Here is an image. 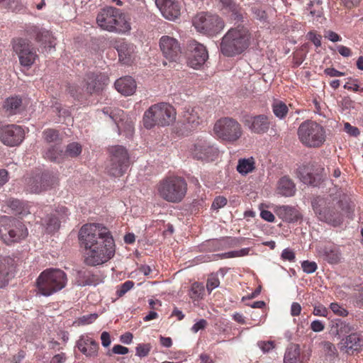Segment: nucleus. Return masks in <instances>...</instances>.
I'll return each instance as SVG.
<instances>
[{
  "mask_svg": "<svg viewBox=\"0 0 363 363\" xmlns=\"http://www.w3.org/2000/svg\"><path fill=\"white\" fill-rule=\"evenodd\" d=\"M363 347V335L358 333H352L342 339L340 349L345 350L347 353L359 352Z\"/></svg>",
  "mask_w": 363,
  "mask_h": 363,
  "instance_id": "23",
  "label": "nucleus"
},
{
  "mask_svg": "<svg viewBox=\"0 0 363 363\" xmlns=\"http://www.w3.org/2000/svg\"><path fill=\"white\" fill-rule=\"evenodd\" d=\"M13 48L18 57L20 64L23 67H31L38 57L32 45L23 39H18L13 44Z\"/></svg>",
  "mask_w": 363,
  "mask_h": 363,
  "instance_id": "12",
  "label": "nucleus"
},
{
  "mask_svg": "<svg viewBox=\"0 0 363 363\" xmlns=\"http://www.w3.org/2000/svg\"><path fill=\"white\" fill-rule=\"evenodd\" d=\"M98 317V315L96 313H91L86 315H83L80 320L79 322L81 324L86 325L90 324L93 323Z\"/></svg>",
  "mask_w": 363,
  "mask_h": 363,
  "instance_id": "55",
  "label": "nucleus"
},
{
  "mask_svg": "<svg viewBox=\"0 0 363 363\" xmlns=\"http://www.w3.org/2000/svg\"><path fill=\"white\" fill-rule=\"evenodd\" d=\"M213 130L218 138L230 142L238 140L242 134L241 125L236 120L228 117L217 121Z\"/></svg>",
  "mask_w": 363,
  "mask_h": 363,
  "instance_id": "9",
  "label": "nucleus"
},
{
  "mask_svg": "<svg viewBox=\"0 0 363 363\" xmlns=\"http://www.w3.org/2000/svg\"><path fill=\"white\" fill-rule=\"evenodd\" d=\"M155 4L167 20L174 21L180 15L179 4L174 0H155Z\"/></svg>",
  "mask_w": 363,
  "mask_h": 363,
  "instance_id": "20",
  "label": "nucleus"
},
{
  "mask_svg": "<svg viewBox=\"0 0 363 363\" xmlns=\"http://www.w3.org/2000/svg\"><path fill=\"white\" fill-rule=\"evenodd\" d=\"M281 257L284 260L294 262L296 256L293 250L290 248H286L282 251Z\"/></svg>",
  "mask_w": 363,
  "mask_h": 363,
  "instance_id": "52",
  "label": "nucleus"
},
{
  "mask_svg": "<svg viewBox=\"0 0 363 363\" xmlns=\"http://www.w3.org/2000/svg\"><path fill=\"white\" fill-rule=\"evenodd\" d=\"M276 213L282 220L289 223L297 221L301 218V215L296 208L289 206H277Z\"/></svg>",
  "mask_w": 363,
  "mask_h": 363,
  "instance_id": "28",
  "label": "nucleus"
},
{
  "mask_svg": "<svg viewBox=\"0 0 363 363\" xmlns=\"http://www.w3.org/2000/svg\"><path fill=\"white\" fill-rule=\"evenodd\" d=\"M250 250V249L249 247H246L239 250H233L223 253L221 255H217L216 256H219L221 258H233L237 257H243L249 254Z\"/></svg>",
  "mask_w": 363,
  "mask_h": 363,
  "instance_id": "41",
  "label": "nucleus"
},
{
  "mask_svg": "<svg viewBox=\"0 0 363 363\" xmlns=\"http://www.w3.org/2000/svg\"><path fill=\"white\" fill-rule=\"evenodd\" d=\"M110 153L111 156L106 167L107 172L115 177H121L129 166L128 152L123 147L116 145L111 147Z\"/></svg>",
  "mask_w": 363,
  "mask_h": 363,
  "instance_id": "10",
  "label": "nucleus"
},
{
  "mask_svg": "<svg viewBox=\"0 0 363 363\" xmlns=\"http://www.w3.org/2000/svg\"><path fill=\"white\" fill-rule=\"evenodd\" d=\"M118 9L108 6L101 10L96 17V23L103 30L113 32L115 28L116 16Z\"/></svg>",
  "mask_w": 363,
  "mask_h": 363,
  "instance_id": "19",
  "label": "nucleus"
},
{
  "mask_svg": "<svg viewBox=\"0 0 363 363\" xmlns=\"http://www.w3.org/2000/svg\"><path fill=\"white\" fill-rule=\"evenodd\" d=\"M190 53L188 57V64L194 69L200 68L208 58L206 47L194 41L189 45Z\"/></svg>",
  "mask_w": 363,
  "mask_h": 363,
  "instance_id": "17",
  "label": "nucleus"
},
{
  "mask_svg": "<svg viewBox=\"0 0 363 363\" xmlns=\"http://www.w3.org/2000/svg\"><path fill=\"white\" fill-rule=\"evenodd\" d=\"M203 287L196 282L191 287L189 296L192 299L197 300L201 297Z\"/></svg>",
  "mask_w": 363,
  "mask_h": 363,
  "instance_id": "44",
  "label": "nucleus"
},
{
  "mask_svg": "<svg viewBox=\"0 0 363 363\" xmlns=\"http://www.w3.org/2000/svg\"><path fill=\"white\" fill-rule=\"evenodd\" d=\"M237 171L242 175H246L255 169V162L253 157L240 159L237 165Z\"/></svg>",
  "mask_w": 363,
  "mask_h": 363,
  "instance_id": "35",
  "label": "nucleus"
},
{
  "mask_svg": "<svg viewBox=\"0 0 363 363\" xmlns=\"http://www.w3.org/2000/svg\"><path fill=\"white\" fill-rule=\"evenodd\" d=\"M79 274L80 278L84 279L78 281L80 286L96 285L99 284L98 278L91 274L90 272H79Z\"/></svg>",
  "mask_w": 363,
  "mask_h": 363,
  "instance_id": "38",
  "label": "nucleus"
},
{
  "mask_svg": "<svg viewBox=\"0 0 363 363\" xmlns=\"http://www.w3.org/2000/svg\"><path fill=\"white\" fill-rule=\"evenodd\" d=\"M6 204L7 206L16 214L24 216L30 213L28 204L18 199H9L6 201Z\"/></svg>",
  "mask_w": 363,
  "mask_h": 363,
  "instance_id": "34",
  "label": "nucleus"
},
{
  "mask_svg": "<svg viewBox=\"0 0 363 363\" xmlns=\"http://www.w3.org/2000/svg\"><path fill=\"white\" fill-rule=\"evenodd\" d=\"M243 123L252 133L258 135L267 133L271 125L269 117L265 114L246 116Z\"/></svg>",
  "mask_w": 363,
  "mask_h": 363,
  "instance_id": "15",
  "label": "nucleus"
},
{
  "mask_svg": "<svg viewBox=\"0 0 363 363\" xmlns=\"http://www.w3.org/2000/svg\"><path fill=\"white\" fill-rule=\"evenodd\" d=\"M35 283L38 294L50 296L66 286L67 277L60 269H47L40 274Z\"/></svg>",
  "mask_w": 363,
  "mask_h": 363,
  "instance_id": "3",
  "label": "nucleus"
},
{
  "mask_svg": "<svg viewBox=\"0 0 363 363\" xmlns=\"http://www.w3.org/2000/svg\"><path fill=\"white\" fill-rule=\"evenodd\" d=\"M43 137L46 142L52 143L58 139L59 134L56 130L47 129L43 131Z\"/></svg>",
  "mask_w": 363,
  "mask_h": 363,
  "instance_id": "46",
  "label": "nucleus"
},
{
  "mask_svg": "<svg viewBox=\"0 0 363 363\" xmlns=\"http://www.w3.org/2000/svg\"><path fill=\"white\" fill-rule=\"evenodd\" d=\"M116 89L124 96L133 95L136 90V82L131 77H121L115 82Z\"/></svg>",
  "mask_w": 363,
  "mask_h": 363,
  "instance_id": "26",
  "label": "nucleus"
},
{
  "mask_svg": "<svg viewBox=\"0 0 363 363\" xmlns=\"http://www.w3.org/2000/svg\"><path fill=\"white\" fill-rule=\"evenodd\" d=\"M257 345L264 353H267L270 352L275 347L274 342L271 340L259 341L257 342Z\"/></svg>",
  "mask_w": 363,
  "mask_h": 363,
  "instance_id": "48",
  "label": "nucleus"
},
{
  "mask_svg": "<svg viewBox=\"0 0 363 363\" xmlns=\"http://www.w3.org/2000/svg\"><path fill=\"white\" fill-rule=\"evenodd\" d=\"M191 156L203 162H212L216 160L219 155L217 147L204 139H197L189 147Z\"/></svg>",
  "mask_w": 363,
  "mask_h": 363,
  "instance_id": "11",
  "label": "nucleus"
},
{
  "mask_svg": "<svg viewBox=\"0 0 363 363\" xmlns=\"http://www.w3.org/2000/svg\"><path fill=\"white\" fill-rule=\"evenodd\" d=\"M82 152V145L78 143L73 142L67 146L64 155L74 157H77Z\"/></svg>",
  "mask_w": 363,
  "mask_h": 363,
  "instance_id": "40",
  "label": "nucleus"
},
{
  "mask_svg": "<svg viewBox=\"0 0 363 363\" xmlns=\"http://www.w3.org/2000/svg\"><path fill=\"white\" fill-rule=\"evenodd\" d=\"M227 204V199L223 196H218L216 197L211 206V208L214 210H218L224 207Z\"/></svg>",
  "mask_w": 363,
  "mask_h": 363,
  "instance_id": "51",
  "label": "nucleus"
},
{
  "mask_svg": "<svg viewBox=\"0 0 363 363\" xmlns=\"http://www.w3.org/2000/svg\"><path fill=\"white\" fill-rule=\"evenodd\" d=\"M28 235V228L20 220L7 216L0 217V238L5 244L20 242Z\"/></svg>",
  "mask_w": 363,
  "mask_h": 363,
  "instance_id": "5",
  "label": "nucleus"
},
{
  "mask_svg": "<svg viewBox=\"0 0 363 363\" xmlns=\"http://www.w3.org/2000/svg\"><path fill=\"white\" fill-rule=\"evenodd\" d=\"M311 329L315 333H319L323 331L325 329L324 323L319 320H315L311 322Z\"/></svg>",
  "mask_w": 363,
  "mask_h": 363,
  "instance_id": "54",
  "label": "nucleus"
},
{
  "mask_svg": "<svg viewBox=\"0 0 363 363\" xmlns=\"http://www.w3.org/2000/svg\"><path fill=\"white\" fill-rule=\"evenodd\" d=\"M319 252L323 258L330 264H337L342 259L340 249L335 245L324 247Z\"/></svg>",
  "mask_w": 363,
  "mask_h": 363,
  "instance_id": "31",
  "label": "nucleus"
},
{
  "mask_svg": "<svg viewBox=\"0 0 363 363\" xmlns=\"http://www.w3.org/2000/svg\"><path fill=\"white\" fill-rule=\"evenodd\" d=\"M313 208L318 218L322 221L330 223L334 226L339 225L342 222V215L333 208H328L321 210L315 205H313Z\"/></svg>",
  "mask_w": 363,
  "mask_h": 363,
  "instance_id": "25",
  "label": "nucleus"
},
{
  "mask_svg": "<svg viewBox=\"0 0 363 363\" xmlns=\"http://www.w3.org/2000/svg\"><path fill=\"white\" fill-rule=\"evenodd\" d=\"M284 363H303L300 357V349L297 345L287 348L284 357Z\"/></svg>",
  "mask_w": 363,
  "mask_h": 363,
  "instance_id": "36",
  "label": "nucleus"
},
{
  "mask_svg": "<svg viewBox=\"0 0 363 363\" xmlns=\"http://www.w3.org/2000/svg\"><path fill=\"white\" fill-rule=\"evenodd\" d=\"M251 33L247 27L240 24L230 28L221 39L220 50L227 57L242 53L250 45Z\"/></svg>",
  "mask_w": 363,
  "mask_h": 363,
  "instance_id": "2",
  "label": "nucleus"
},
{
  "mask_svg": "<svg viewBox=\"0 0 363 363\" xmlns=\"http://www.w3.org/2000/svg\"><path fill=\"white\" fill-rule=\"evenodd\" d=\"M309 39L313 42V43L316 47H320L321 45V36L320 35H316L313 32L308 33Z\"/></svg>",
  "mask_w": 363,
  "mask_h": 363,
  "instance_id": "63",
  "label": "nucleus"
},
{
  "mask_svg": "<svg viewBox=\"0 0 363 363\" xmlns=\"http://www.w3.org/2000/svg\"><path fill=\"white\" fill-rule=\"evenodd\" d=\"M207 325V321L204 319H201L196 322L191 328L194 333H197L199 330L204 329Z\"/></svg>",
  "mask_w": 363,
  "mask_h": 363,
  "instance_id": "59",
  "label": "nucleus"
},
{
  "mask_svg": "<svg viewBox=\"0 0 363 363\" xmlns=\"http://www.w3.org/2000/svg\"><path fill=\"white\" fill-rule=\"evenodd\" d=\"M130 18L123 13L121 10L118 9L116 16L115 28L113 32L118 33H125L130 32L131 30Z\"/></svg>",
  "mask_w": 363,
  "mask_h": 363,
  "instance_id": "32",
  "label": "nucleus"
},
{
  "mask_svg": "<svg viewBox=\"0 0 363 363\" xmlns=\"http://www.w3.org/2000/svg\"><path fill=\"white\" fill-rule=\"evenodd\" d=\"M101 340L103 347H108V346H110L111 343L110 334L106 331H104L101 334Z\"/></svg>",
  "mask_w": 363,
  "mask_h": 363,
  "instance_id": "57",
  "label": "nucleus"
},
{
  "mask_svg": "<svg viewBox=\"0 0 363 363\" xmlns=\"http://www.w3.org/2000/svg\"><path fill=\"white\" fill-rule=\"evenodd\" d=\"M57 182L58 179L56 176L45 173L41 176L29 179L27 182V190L31 193L40 194L54 187Z\"/></svg>",
  "mask_w": 363,
  "mask_h": 363,
  "instance_id": "13",
  "label": "nucleus"
},
{
  "mask_svg": "<svg viewBox=\"0 0 363 363\" xmlns=\"http://www.w3.org/2000/svg\"><path fill=\"white\" fill-rule=\"evenodd\" d=\"M301 267L305 273L312 274L316 271L318 266L315 262L304 260L301 262Z\"/></svg>",
  "mask_w": 363,
  "mask_h": 363,
  "instance_id": "45",
  "label": "nucleus"
},
{
  "mask_svg": "<svg viewBox=\"0 0 363 363\" xmlns=\"http://www.w3.org/2000/svg\"><path fill=\"white\" fill-rule=\"evenodd\" d=\"M220 4L222 9L230 12L235 11V6L237 5L233 0H216Z\"/></svg>",
  "mask_w": 363,
  "mask_h": 363,
  "instance_id": "49",
  "label": "nucleus"
},
{
  "mask_svg": "<svg viewBox=\"0 0 363 363\" xmlns=\"http://www.w3.org/2000/svg\"><path fill=\"white\" fill-rule=\"evenodd\" d=\"M260 216L262 219L268 222H274L275 219L274 214L267 210L261 211Z\"/></svg>",
  "mask_w": 363,
  "mask_h": 363,
  "instance_id": "60",
  "label": "nucleus"
},
{
  "mask_svg": "<svg viewBox=\"0 0 363 363\" xmlns=\"http://www.w3.org/2000/svg\"><path fill=\"white\" fill-rule=\"evenodd\" d=\"M175 118L174 108L168 104L161 103L152 106L145 112L143 125L147 129H150L156 125H169Z\"/></svg>",
  "mask_w": 363,
  "mask_h": 363,
  "instance_id": "7",
  "label": "nucleus"
},
{
  "mask_svg": "<svg viewBox=\"0 0 363 363\" xmlns=\"http://www.w3.org/2000/svg\"><path fill=\"white\" fill-rule=\"evenodd\" d=\"M160 48L164 56L172 61H175L181 53V48L178 40L169 35L161 37Z\"/></svg>",
  "mask_w": 363,
  "mask_h": 363,
  "instance_id": "18",
  "label": "nucleus"
},
{
  "mask_svg": "<svg viewBox=\"0 0 363 363\" xmlns=\"http://www.w3.org/2000/svg\"><path fill=\"white\" fill-rule=\"evenodd\" d=\"M107 82L108 77L105 74L89 73L84 79V87L89 94L98 93L103 90Z\"/></svg>",
  "mask_w": 363,
  "mask_h": 363,
  "instance_id": "22",
  "label": "nucleus"
},
{
  "mask_svg": "<svg viewBox=\"0 0 363 363\" xmlns=\"http://www.w3.org/2000/svg\"><path fill=\"white\" fill-rule=\"evenodd\" d=\"M66 360V355L62 352L55 354L50 360V363H64Z\"/></svg>",
  "mask_w": 363,
  "mask_h": 363,
  "instance_id": "64",
  "label": "nucleus"
},
{
  "mask_svg": "<svg viewBox=\"0 0 363 363\" xmlns=\"http://www.w3.org/2000/svg\"><path fill=\"white\" fill-rule=\"evenodd\" d=\"M67 208L65 206L59 207L50 217L45 220L46 229L52 233L59 229L60 223L65 222L68 217Z\"/></svg>",
  "mask_w": 363,
  "mask_h": 363,
  "instance_id": "24",
  "label": "nucleus"
},
{
  "mask_svg": "<svg viewBox=\"0 0 363 363\" xmlns=\"http://www.w3.org/2000/svg\"><path fill=\"white\" fill-rule=\"evenodd\" d=\"M79 240L84 248V263L96 267L109 261L115 255V242L108 230L100 224L84 225Z\"/></svg>",
  "mask_w": 363,
  "mask_h": 363,
  "instance_id": "1",
  "label": "nucleus"
},
{
  "mask_svg": "<svg viewBox=\"0 0 363 363\" xmlns=\"http://www.w3.org/2000/svg\"><path fill=\"white\" fill-rule=\"evenodd\" d=\"M134 286V282L133 281H126L118 286L116 291L118 296L121 297L130 291Z\"/></svg>",
  "mask_w": 363,
  "mask_h": 363,
  "instance_id": "43",
  "label": "nucleus"
},
{
  "mask_svg": "<svg viewBox=\"0 0 363 363\" xmlns=\"http://www.w3.org/2000/svg\"><path fill=\"white\" fill-rule=\"evenodd\" d=\"M24 131L16 125H9L0 128V140L9 146L19 145L23 140Z\"/></svg>",
  "mask_w": 363,
  "mask_h": 363,
  "instance_id": "16",
  "label": "nucleus"
},
{
  "mask_svg": "<svg viewBox=\"0 0 363 363\" xmlns=\"http://www.w3.org/2000/svg\"><path fill=\"white\" fill-rule=\"evenodd\" d=\"M297 175L303 184L313 186H318L320 180L319 175L313 174L311 168L306 166L299 167Z\"/></svg>",
  "mask_w": 363,
  "mask_h": 363,
  "instance_id": "30",
  "label": "nucleus"
},
{
  "mask_svg": "<svg viewBox=\"0 0 363 363\" xmlns=\"http://www.w3.org/2000/svg\"><path fill=\"white\" fill-rule=\"evenodd\" d=\"M313 313L317 316L327 317L328 311L324 306L319 305L314 307Z\"/></svg>",
  "mask_w": 363,
  "mask_h": 363,
  "instance_id": "53",
  "label": "nucleus"
},
{
  "mask_svg": "<svg viewBox=\"0 0 363 363\" xmlns=\"http://www.w3.org/2000/svg\"><path fill=\"white\" fill-rule=\"evenodd\" d=\"M330 308L335 315L338 316L346 317L349 314L347 310L337 302L331 303L330 304Z\"/></svg>",
  "mask_w": 363,
  "mask_h": 363,
  "instance_id": "42",
  "label": "nucleus"
},
{
  "mask_svg": "<svg viewBox=\"0 0 363 363\" xmlns=\"http://www.w3.org/2000/svg\"><path fill=\"white\" fill-rule=\"evenodd\" d=\"M4 108L8 115H15L22 110V100L18 96L8 98L4 104Z\"/></svg>",
  "mask_w": 363,
  "mask_h": 363,
  "instance_id": "33",
  "label": "nucleus"
},
{
  "mask_svg": "<svg viewBox=\"0 0 363 363\" xmlns=\"http://www.w3.org/2000/svg\"><path fill=\"white\" fill-rule=\"evenodd\" d=\"M115 48L118 51L119 60L123 63H128L134 54L135 46L124 40L118 41Z\"/></svg>",
  "mask_w": 363,
  "mask_h": 363,
  "instance_id": "27",
  "label": "nucleus"
},
{
  "mask_svg": "<svg viewBox=\"0 0 363 363\" xmlns=\"http://www.w3.org/2000/svg\"><path fill=\"white\" fill-rule=\"evenodd\" d=\"M219 284L218 278L216 276L212 275L207 280L206 288L211 292L213 289L217 288Z\"/></svg>",
  "mask_w": 363,
  "mask_h": 363,
  "instance_id": "50",
  "label": "nucleus"
},
{
  "mask_svg": "<svg viewBox=\"0 0 363 363\" xmlns=\"http://www.w3.org/2000/svg\"><path fill=\"white\" fill-rule=\"evenodd\" d=\"M62 150H60L57 146H52L50 147L45 153V157L52 162H59L63 157Z\"/></svg>",
  "mask_w": 363,
  "mask_h": 363,
  "instance_id": "37",
  "label": "nucleus"
},
{
  "mask_svg": "<svg viewBox=\"0 0 363 363\" xmlns=\"http://www.w3.org/2000/svg\"><path fill=\"white\" fill-rule=\"evenodd\" d=\"M357 80L354 79L352 82H347L344 85V88L347 90H352L354 91H358L359 90L363 91V88L359 89L357 84Z\"/></svg>",
  "mask_w": 363,
  "mask_h": 363,
  "instance_id": "61",
  "label": "nucleus"
},
{
  "mask_svg": "<svg viewBox=\"0 0 363 363\" xmlns=\"http://www.w3.org/2000/svg\"><path fill=\"white\" fill-rule=\"evenodd\" d=\"M277 192L285 197L292 196L296 192V186L289 177L284 176L277 183Z\"/></svg>",
  "mask_w": 363,
  "mask_h": 363,
  "instance_id": "29",
  "label": "nucleus"
},
{
  "mask_svg": "<svg viewBox=\"0 0 363 363\" xmlns=\"http://www.w3.org/2000/svg\"><path fill=\"white\" fill-rule=\"evenodd\" d=\"M203 247L211 251H216L219 250V243L217 240H208L203 245Z\"/></svg>",
  "mask_w": 363,
  "mask_h": 363,
  "instance_id": "62",
  "label": "nucleus"
},
{
  "mask_svg": "<svg viewBox=\"0 0 363 363\" xmlns=\"http://www.w3.org/2000/svg\"><path fill=\"white\" fill-rule=\"evenodd\" d=\"M272 110L274 115L279 118H283L288 113L287 106L281 101H274L272 104Z\"/></svg>",
  "mask_w": 363,
  "mask_h": 363,
  "instance_id": "39",
  "label": "nucleus"
},
{
  "mask_svg": "<svg viewBox=\"0 0 363 363\" xmlns=\"http://www.w3.org/2000/svg\"><path fill=\"white\" fill-rule=\"evenodd\" d=\"M204 113L200 106L186 108L182 116V125L186 132L197 128L203 121Z\"/></svg>",
  "mask_w": 363,
  "mask_h": 363,
  "instance_id": "14",
  "label": "nucleus"
},
{
  "mask_svg": "<svg viewBox=\"0 0 363 363\" xmlns=\"http://www.w3.org/2000/svg\"><path fill=\"white\" fill-rule=\"evenodd\" d=\"M193 24L195 28L201 33L208 35L218 33L224 28L223 21L216 14L200 13L196 15Z\"/></svg>",
  "mask_w": 363,
  "mask_h": 363,
  "instance_id": "8",
  "label": "nucleus"
},
{
  "mask_svg": "<svg viewBox=\"0 0 363 363\" xmlns=\"http://www.w3.org/2000/svg\"><path fill=\"white\" fill-rule=\"evenodd\" d=\"M158 195L171 203H179L184 198L187 191L186 181L179 177H167L157 186Z\"/></svg>",
  "mask_w": 363,
  "mask_h": 363,
  "instance_id": "4",
  "label": "nucleus"
},
{
  "mask_svg": "<svg viewBox=\"0 0 363 363\" xmlns=\"http://www.w3.org/2000/svg\"><path fill=\"white\" fill-rule=\"evenodd\" d=\"M76 347L86 357L94 358L98 356L99 344L87 335L79 337L77 341Z\"/></svg>",
  "mask_w": 363,
  "mask_h": 363,
  "instance_id": "21",
  "label": "nucleus"
},
{
  "mask_svg": "<svg viewBox=\"0 0 363 363\" xmlns=\"http://www.w3.org/2000/svg\"><path fill=\"white\" fill-rule=\"evenodd\" d=\"M129 352V349L121 345H116L112 348V352L117 354H126Z\"/></svg>",
  "mask_w": 363,
  "mask_h": 363,
  "instance_id": "58",
  "label": "nucleus"
},
{
  "mask_svg": "<svg viewBox=\"0 0 363 363\" xmlns=\"http://www.w3.org/2000/svg\"><path fill=\"white\" fill-rule=\"evenodd\" d=\"M297 134L301 143L307 147H320L326 140L325 128L313 121L307 120L301 123Z\"/></svg>",
  "mask_w": 363,
  "mask_h": 363,
  "instance_id": "6",
  "label": "nucleus"
},
{
  "mask_svg": "<svg viewBox=\"0 0 363 363\" xmlns=\"http://www.w3.org/2000/svg\"><path fill=\"white\" fill-rule=\"evenodd\" d=\"M345 130L352 136H357L359 134V130L357 127L352 126L349 123H345Z\"/></svg>",
  "mask_w": 363,
  "mask_h": 363,
  "instance_id": "56",
  "label": "nucleus"
},
{
  "mask_svg": "<svg viewBox=\"0 0 363 363\" xmlns=\"http://www.w3.org/2000/svg\"><path fill=\"white\" fill-rule=\"evenodd\" d=\"M151 350L150 344H139L136 348V355L140 357H145L148 355Z\"/></svg>",
  "mask_w": 363,
  "mask_h": 363,
  "instance_id": "47",
  "label": "nucleus"
}]
</instances>
